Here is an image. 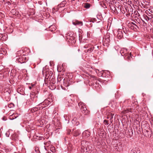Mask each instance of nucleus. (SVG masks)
Returning <instances> with one entry per match:
<instances>
[{
  "label": "nucleus",
  "instance_id": "nucleus-50",
  "mask_svg": "<svg viewBox=\"0 0 153 153\" xmlns=\"http://www.w3.org/2000/svg\"><path fill=\"white\" fill-rule=\"evenodd\" d=\"M108 75H109V73H108Z\"/></svg>",
  "mask_w": 153,
  "mask_h": 153
},
{
  "label": "nucleus",
  "instance_id": "nucleus-23",
  "mask_svg": "<svg viewBox=\"0 0 153 153\" xmlns=\"http://www.w3.org/2000/svg\"><path fill=\"white\" fill-rule=\"evenodd\" d=\"M39 107H38V109H39H39H43L46 106H42V104H39Z\"/></svg>",
  "mask_w": 153,
  "mask_h": 153
},
{
  "label": "nucleus",
  "instance_id": "nucleus-36",
  "mask_svg": "<svg viewBox=\"0 0 153 153\" xmlns=\"http://www.w3.org/2000/svg\"><path fill=\"white\" fill-rule=\"evenodd\" d=\"M131 24H132L133 25H134L135 26V27H137V28H139V27L136 24H135L133 22H132L131 23Z\"/></svg>",
  "mask_w": 153,
  "mask_h": 153
},
{
  "label": "nucleus",
  "instance_id": "nucleus-30",
  "mask_svg": "<svg viewBox=\"0 0 153 153\" xmlns=\"http://www.w3.org/2000/svg\"><path fill=\"white\" fill-rule=\"evenodd\" d=\"M114 148L117 151H120V150H119V147L117 146H115L114 147Z\"/></svg>",
  "mask_w": 153,
  "mask_h": 153
},
{
  "label": "nucleus",
  "instance_id": "nucleus-53",
  "mask_svg": "<svg viewBox=\"0 0 153 153\" xmlns=\"http://www.w3.org/2000/svg\"><path fill=\"white\" fill-rule=\"evenodd\" d=\"M69 82H68V85H69Z\"/></svg>",
  "mask_w": 153,
  "mask_h": 153
},
{
  "label": "nucleus",
  "instance_id": "nucleus-22",
  "mask_svg": "<svg viewBox=\"0 0 153 153\" xmlns=\"http://www.w3.org/2000/svg\"><path fill=\"white\" fill-rule=\"evenodd\" d=\"M94 49L93 48H90L88 49H87L85 50V51L86 52L91 53L92 52Z\"/></svg>",
  "mask_w": 153,
  "mask_h": 153
},
{
  "label": "nucleus",
  "instance_id": "nucleus-34",
  "mask_svg": "<svg viewBox=\"0 0 153 153\" xmlns=\"http://www.w3.org/2000/svg\"><path fill=\"white\" fill-rule=\"evenodd\" d=\"M16 118V117H15L14 118H13V115L10 116V119L11 120H12L14 119L15 118Z\"/></svg>",
  "mask_w": 153,
  "mask_h": 153
},
{
  "label": "nucleus",
  "instance_id": "nucleus-14",
  "mask_svg": "<svg viewBox=\"0 0 153 153\" xmlns=\"http://www.w3.org/2000/svg\"><path fill=\"white\" fill-rule=\"evenodd\" d=\"M18 135L16 133H14L11 135V138L13 140H16L18 139Z\"/></svg>",
  "mask_w": 153,
  "mask_h": 153
},
{
  "label": "nucleus",
  "instance_id": "nucleus-27",
  "mask_svg": "<svg viewBox=\"0 0 153 153\" xmlns=\"http://www.w3.org/2000/svg\"><path fill=\"white\" fill-rule=\"evenodd\" d=\"M103 123L105 125H108L109 124L108 121V120H105L103 121Z\"/></svg>",
  "mask_w": 153,
  "mask_h": 153
},
{
  "label": "nucleus",
  "instance_id": "nucleus-47",
  "mask_svg": "<svg viewBox=\"0 0 153 153\" xmlns=\"http://www.w3.org/2000/svg\"><path fill=\"white\" fill-rule=\"evenodd\" d=\"M40 4H42V3H40Z\"/></svg>",
  "mask_w": 153,
  "mask_h": 153
},
{
  "label": "nucleus",
  "instance_id": "nucleus-24",
  "mask_svg": "<svg viewBox=\"0 0 153 153\" xmlns=\"http://www.w3.org/2000/svg\"><path fill=\"white\" fill-rule=\"evenodd\" d=\"M72 101V100H68V102L69 103V104L68 105V104H66L65 105L67 106H68V107H70L71 106V102Z\"/></svg>",
  "mask_w": 153,
  "mask_h": 153
},
{
  "label": "nucleus",
  "instance_id": "nucleus-31",
  "mask_svg": "<svg viewBox=\"0 0 153 153\" xmlns=\"http://www.w3.org/2000/svg\"><path fill=\"white\" fill-rule=\"evenodd\" d=\"M130 111L128 109H126L123 111V112L124 113H126L129 112Z\"/></svg>",
  "mask_w": 153,
  "mask_h": 153
},
{
  "label": "nucleus",
  "instance_id": "nucleus-33",
  "mask_svg": "<svg viewBox=\"0 0 153 153\" xmlns=\"http://www.w3.org/2000/svg\"><path fill=\"white\" fill-rule=\"evenodd\" d=\"M123 31L124 32V33L125 34H126L127 32V30H126V28H123Z\"/></svg>",
  "mask_w": 153,
  "mask_h": 153
},
{
  "label": "nucleus",
  "instance_id": "nucleus-40",
  "mask_svg": "<svg viewBox=\"0 0 153 153\" xmlns=\"http://www.w3.org/2000/svg\"><path fill=\"white\" fill-rule=\"evenodd\" d=\"M31 86H32V87H34L35 85L34 84H31Z\"/></svg>",
  "mask_w": 153,
  "mask_h": 153
},
{
  "label": "nucleus",
  "instance_id": "nucleus-44",
  "mask_svg": "<svg viewBox=\"0 0 153 153\" xmlns=\"http://www.w3.org/2000/svg\"><path fill=\"white\" fill-rule=\"evenodd\" d=\"M2 119H3V120H4V117H3V118Z\"/></svg>",
  "mask_w": 153,
  "mask_h": 153
},
{
  "label": "nucleus",
  "instance_id": "nucleus-9",
  "mask_svg": "<svg viewBox=\"0 0 153 153\" xmlns=\"http://www.w3.org/2000/svg\"><path fill=\"white\" fill-rule=\"evenodd\" d=\"M149 4L150 3L149 2L146 1H144L143 3H142V5L143 7L146 9L149 8Z\"/></svg>",
  "mask_w": 153,
  "mask_h": 153
},
{
  "label": "nucleus",
  "instance_id": "nucleus-42",
  "mask_svg": "<svg viewBox=\"0 0 153 153\" xmlns=\"http://www.w3.org/2000/svg\"><path fill=\"white\" fill-rule=\"evenodd\" d=\"M76 120V118H74V119H73L72 120V121L75 120Z\"/></svg>",
  "mask_w": 153,
  "mask_h": 153
},
{
  "label": "nucleus",
  "instance_id": "nucleus-10",
  "mask_svg": "<svg viewBox=\"0 0 153 153\" xmlns=\"http://www.w3.org/2000/svg\"><path fill=\"white\" fill-rule=\"evenodd\" d=\"M73 24L75 25H78L79 26H81L82 25L83 23L82 22L75 20L74 22H73Z\"/></svg>",
  "mask_w": 153,
  "mask_h": 153
},
{
  "label": "nucleus",
  "instance_id": "nucleus-18",
  "mask_svg": "<svg viewBox=\"0 0 153 153\" xmlns=\"http://www.w3.org/2000/svg\"><path fill=\"white\" fill-rule=\"evenodd\" d=\"M39 110L38 107H34L32 108L31 110H29L30 111V112H31L32 113H33L35 112L36 111H37Z\"/></svg>",
  "mask_w": 153,
  "mask_h": 153
},
{
  "label": "nucleus",
  "instance_id": "nucleus-25",
  "mask_svg": "<svg viewBox=\"0 0 153 153\" xmlns=\"http://www.w3.org/2000/svg\"><path fill=\"white\" fill-rule=\"evenodd\" d=\"M114 114H111V118H110V120L111 123H112L113 120L112 119L113 118Z\"/></svg>",
  "mask_w": 153,
  "mask_h": 153
},
{
  "label": "nucleus",
  "instance_id": "nucleus-21",
  "mask_svg": "<svg viewBox=\"0 0 153 153\" xmlns=\"http://www.w3.org/2000/svg\"><path fill=\"white\" fill-rule=\"evenodd\" d=\"M111 114H113L111 113H107L106 114V116H105V118L107 119L111 118Z\"/></svg>",
  "mask_w": 153,
  "mask_h": 153
},
{
  "label": "nucleus",
  "instance_id": "nucleus-11",
  "mask_svg": "<svg viewBox=\"0 0 153 153\" xmlns=\"http://www.w3.org/2000/svg\"><path fill=\"white\" fill-rule=\"evenodd\" d=\"M140 150L138 148H134L131 151V153H140Z\"/></svg>",
  "mask_w": 153,
  "mask_h": 153
},
{
  "label": "nucleus",
  "instance_id": "nucleus-39",
  "mask_svg": "<svg viewBox=\"0 0 153 153\" xmlns=\"http://www.w3.org/2000/svg\"><path fill=\"white\" fill-rule=\"evenodd\" d=\"M29 87V89H30V90L31 89H32V86H31V85H29V87Z\"/></svg>",
  "mask_w": 153,
  "mask_h": 153
},
{
  "label": "nucleus",
  "instance_id": "nucleus-41",
  "mask_svg": "<svg viewBox=\"0 0 153 153\" xmlns=\"http://www.w3.org/2000/svg\"><path fill=\"white\" fill-rule=\"evenodd\" d=\"M99 71V70L98 69H96L95 71L96 72V73H97Z\"/></svg>",
  "mask_w": 153,
  "mask_h": 153
},
{
  "label": "nucleus",
  "instance_id": "nucleus-52",
  "mask_svg": "<svg viewBox=\"0 0 153 153\" xmlns=\"http://www.w3.org/2000/svg\"><path fill=\"white\" fill-rule=\"evenodd\" d=\"M68 85H67V86H68Z\"/></svg>",
  "mask_w": 153,
  "mask_h": 153
},
{
  "label": "nucleus",
  "instance_id": "nucleus-8",
  "mask_svg": "<svg viewBox=\"0 0 153 153\" xmlns=\"http://www.w3.org/2000/svg\"><path fill=\"white\" fill-rule=\"evenodd\" d=\"M72 134L74 136L76 137L79 135L80 133L79 130L73 129L72 132Z\"/></svg>",
  "mask_w": 153,
  "mask_h": 153
},
{
  "label": "nucleus",
  "instance_id": "nucleus-46",
  "mask_svg": "<svg viewBox=\"0 0 153 153\" xmlns=\"http://www.w3.org/2000/svg\"><path fill=\"white\" fill-rule=\"evenodd\" d=\"M68 134H70V133H68Z\"/></svg>",
  "mask_w": 153,
  "mask_h": 153
},
{
  "label": "nucleus",
  "instance_id": "nucleus-2",
  "mask_svg": "<svg viewBox=\"0 0 153 153\" xmlns=\"http://www.w3.org/2000/svg\"><path fill=\"white\" fill-rule=\"evenodd\" d=\"M30 97V99L28 102H30L29 103L30 105H32L33 103H35L37 101V96L34 94H31Z\"/></svg>",
  "mask_w": 153,
  "mask_h": 153
},
{
  "label": "nucleus",
  "instance_id": "nucleus-4",
  "mask_svg": "<svg viewBox=\"0 0 153 153\" xmlns=\"http://www.w3.org/2000/svg\"><path fill=\"white\" fill-rule=\"evenodd\" d=\"M91 78H93V80H94V82L93 84V86L96 88L97 90H98V88H97L99 87V88H100L101 86L100 85H99V84H97V83H98V81L96 80V77L94 76H91Z\"/></svg>",
  "mask_w": 153,
  "mask_h": 153
},
{
  "label": "nucleus",
  "instance_id": "nucleus-12",
  "mask_svg": "<svg viewBox=\"0 0 153 153\" xmlns=\"http://www.w3.org/2000/svg\"><path fill=\"white\" fill-rule=\"evenodd\" d=\"M82 135L83 137H87L90 136V132L86 130L83 132L82 133Z\"/></svg>",
  "mask_w": 153,
  "mask_h": 153
},
{
  "label": "nucleus",
  "instance_id": "nucleus-5",
  "mask_svg": "<svg viewBox=\"0 0 153 153\" xmlns=\"http://www.w3.org/2000/svg\"><path fill=\"white\" fill-rule=\"evenodd\" d=\"M25 56H21L17 59V61L21 63H23L25 62L24 59H25Z\"/></svg>",
  "mask_w": 153,
  "mask_h": 153
},
{
  "label": "nucleus",
  "instance_id": "nucleus-28",
  "mask_svg": "<svg viewBox=\"0 0 153 153\" xmlns=\"http://www.w3.org/2000/svg\"><path fill=\"white\" fill-rule=\"evenodd\" d=\"M137 27H134V26L133 25H131V29H132V30H136V28Z\"/></svg>",
  "mask_w": 153,
  "mask_h": 153
},
{
  "label": "nucleus",
  "instance_id": "nucleus-20",
  "mask_svg": "<svg viewBox=\"0 0 153 153\" xmlns=\"http://www.w3.org/2000/svg\"><path fill=\"white\" fill-rule=\"evenodd\" d=\"M143 17L144 19L146 20L147 22H148V21L150 20V19L149 17L146 15H143Z\"/></svg>",
  "mask_w": 153,
  "mask_h": 153
},
{
  "label": "nucleus",
  "instance_id": "nucleus-43",
  "mask_svg": "<svg viewBox=\"0 0 153 153\" xmlns=\"http://www.w3.org/2000/svg\"><path fill=\"white\" fill-rule=\"evenodd\" d=\"M88 0H85V1H88Z\"/></svg>",
  "mask_w": 153,
  "mask_h": 153
},
{
  "label": "nucleus",
  "instance_id": "nucleus-15",
  "mask_svg": "<svg viewBox=\"0 0 153 153\" xmlns=\"http://www.w3.org/2000/svg\"><path fill=\"white\" fill-rule=\"evenodd\" d=\"M52 74V73L51 72H50L49 74H47L46 75L45 78L50 80Z\"/></svg>",
  "mask_w": 153,
  "mask_h": 153
},
{
  "label": "nucleus",
  "instance_id": "nucleus-29",
  "mask_svg": "<svg viewBox=\"0 0 153 153\" xmlns=\"http://www.w3.org/2000/svg\"><path fill=\"white\" fill-rule=\"evenodd\" d=\"M142 22H143V25L144 27H146V26H147V24H146V22H145V21H144V20H142Z\"/></svg>",
  "mask_w": 153,
  "mask_h": 153
},
{
  "label": "nucleus",
  "instance_id": "nucleus-6",
  "mask_svg": "<svg viewBox=\"0 0 153 153\" xmlns=\"http://www.w3.org/2000/svg\"><path fill=\"white\" fill-rule=\"evenodd\" d=\"M124 35V33L122 32V30L119 29L117 32V36L119 39L121 38Z\"/></svg>",
  "mask_w": 153,
  "mask_h": 153
},
{
  "label": "nucleus",
  "instance_id": "nucleus-48",
  "mask_svg": "<svg viewBox=\"0 0 153 153\" xmlns=\"http://www.w3.org/2000/svg\"><path fill=\"white\" fill-rule=\"evenodd\" d=\"M79 51V49L78 50V51Z\"/></svg>",
  "mask_w": 153,
  "mask_h": 153
},
{
  "label": "nucleus",
  "instance_id": "nucleus-38",
  "mask_svg": "<svg viewBox=\"0 0 153 153\" xmlns=\"http://www.w3.org/2000/svg\"><path fill=\"white\" fill-rule=\"evenodd\" d=\"M2 51H3V53H2H2H3V54H5V52H6V51L5 50H2Z\"/></svg>",
  "mask_w": 153,
  "mask_h": 153
},
{
  "label": "nucleus",
  "instance_id": "nucleus-32",
  "mask_svg": "<svg viewBox=\"0 0 153 153\" xmlns=\"http://www.w3.org/2000/svg\"><path fill=\"white\" fill-rule=\"evenodd\" d=\"M5 135L6 137H9L10 135V132L9 131H7L5 133Z\"/></svg>",
  "mask_w": 153,
  "mask_h": 153
},
{
  "label": "nucleus",
  "instance_id": "nucleus-35",
  "mask_svg": "<svg viewBox=\"0 0 153 153\" xmlns=\"http://www.w3.org/2000/svg\"><path fill=\"white\" fill-rule=\"evenodd\" d=\"M4 35L0 33V40L2 39L3 36H4Z\"/></svg>",
  "mask_w": 153,
  "mask_h": 153
},
{
  "label": "nucleus",
  "instance_id": "nucleus-26",
  "mask_svg": "<svg viewBox=\"0 0 153 153\" xmlns=\"http://www.w3.org/2000/svg\"><path fill=\"white\" fill-rule=\"evenodd\" d=\"M51 143L50 141H48L44 143V144L47 147H48Z\"/></svg>",
  "mask_w": 153,
  "mask_h": 153
},
{
  "label": "nucleus",
  "instance_id": "nucleus-13",
  "mask_svg": "<svg viewBox=\"0 0 153 153\" xmlns=\"http://www.w3.org/2000/svg\"><path fill=\"white\" fill-rule=\"evenodd\" d=\"M127 133L128 135V137H131L133 135V132L132 129L131 128L129 129L128 130V132H127Z\"/></svg>",
  "mask_w": 153,
  "mask_h": 153
},
{
  "label": "nucleus",
  "instance_id": "nucleus-3",
  "mask_svg": "<svg viewBox=\"0 0 153 153\" xmlns=\"http://www.w3.org/2000/svg\"><path fill=\"white\" fill-rule=\"evenodd\" d=\"M110 36L109 34L107 33L104 39L103 40V42L104 43V45L108 46V44L110 42Z\"/></svg>",
  "mask_w": 153,
  "mask_h": 153
},
{
  "label": "nucleus",
  "instance_id": "nucleus-45",
  "mask_svg": "<svg viewBox=\"0 0 153 153\" xmlns=\"http://www.w3.org/2000/svg\"><path fill=\"white\" fill-rule=\"evenodd\" d=\"M84 47V48H86V47H85V46Z\"/></svg>",
  "mask_w": 153,
  "mask_h": 153
},
{
  "label": "nucleus",
  "instance_id": "nucleus-51",
  "mask_svg": "<svg viewBox=\"0 0 153 153\" xmlns=\"http://www.w3.org/2000/svg\"><path fill=\"white\" fill-rule=\"evenodd\" d=\"M10 105H13V104H11Z\"/></svg>",
  "mask_w": 153,
  "mask_h": 153
},
{
  "label": "nucleus",
  "instance_id": "nucleus-37",
  "mask_svg": "<svg viewBox=\"0 0 153 153\" xmlns=\"http://www.w3.org/2000/svg\"><path fill=\"white\" fill-rule=\"evenodd\" d=\"M150 21H151L152 23L153 24V17H152L150 18Z\"/></svg>",
  "mask_w": 153,
  "mask_h": 153
},
{
  "label": "nucleus",
  "instance_id": "nucleus-16",
  "mask_svg": "<svg viewBox=\"0 0 153 153\" xmlns=\"http://www.w3.org/2000/svg\"><path fill=\"white\" fill-rule=\"evenodd\" d=\"M56 28V27L54 25H52L49 27V30L52 32H54Z\"/></svg>",
  "mask_w": 153,
  "mask_h": 153
},
{
  "label": "nucleus",
  "instance_id": "nucleus-17",
  "mask_svg": "<svg viewBox=\"0 0 153 153\" xmlns=\"http://www.w3.org/2000/svg\"><path fill=\"white\" fill-rule=\"evenodd\" d=\"M83 6L84 8L88 9L90 7L91 4L88 3H85L83 4Z\"/></svg>",
  "mask_w": 153,
  "mask_h": 153
},
{
  "label": "nucleus",
  "instance_id": "nucleus-49",
  "mask_svg": "<svg viewBox=\"0 0 153 153\" xmlns=\"http://www.w3.org/2000/svg\"><path fill=\"white\" fill-rule=\"evenodd\" d=\"M48 153H51V152H48Z\"/></svg>",
  "mask_w": 153,
  "mask_h": 153
},
{
  "label": "nucleus",
  "instance_id": "nucleus-19",
  "mask_svg": "<svg viewBox=\"0 0 153 153\" xmlns=\"http://www.w3.org/2000/svg\"><path fill=\"white\" fill-rule=\"evenodd\" d=\"M66 3V2L65 1H62L59 5V7H62L65 6V4Z\"/></svg>",
  "mask_w": 153,
  "mask_h": 153
},
{
  "label": "nucleus",
  "instance_id": "nucleus-1",
  "mask_svg": "<svg viewBox=\"0 0 153 153\" xmlns=\"http://www.w3.org/2000/svg\"><path fill=\"white\" fill-rule=\"evenodd\" d=\"M78 105L82 112L87 114L88 113V111L86 107L85 104L82 102H80L78 103Z\"/></svg>",
  "mask_w": 153,
  "mask_h": 153
},
{
  "label": "nucleus",
  "instance_id": "nucleus-7",
  "mask_svg": "<svg viewBox=\"0 0 153 153\" xmlns=\"http://www.w3.org/2000/svg\"><path fill=\"white\" fill-rule=\"evenodd\" d=\"M120 52L122 56H125L128 53L127 50L126 48H123L121 49L120 51Z\"/></svg>",
  "mask_w": 153,
  "mask_h": 153
}]
</instances>
